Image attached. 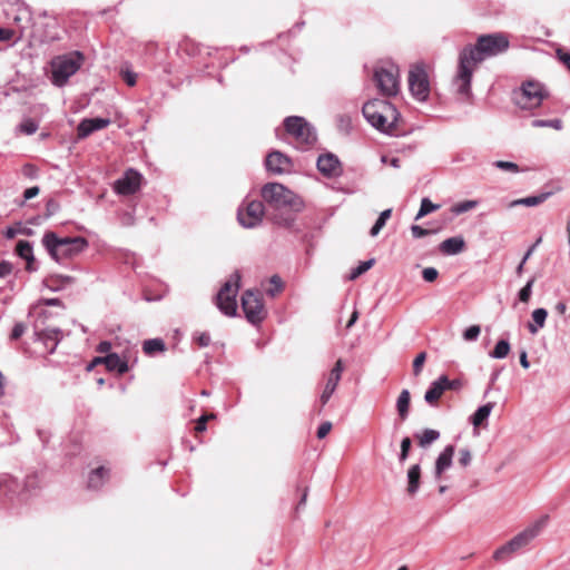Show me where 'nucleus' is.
I'll use <instances>...</instances> for the list:
<instances>
[{"label": "nucleus", "mask_w": 570, "mask_h": 570, "mask_svg": "<svg viewBox=\"0 0 570 570\" xmlns=\"http://www.w3.org/2000/svg\"><path fill=\"white\" fill-rule=\"evenodd\" d=\"M508 48L509 39L501 32L480 36L475 46L464 48L460 52L458 71L453 79L456 92L469 97L474 67L489 57L503 53Z\"/></svg>", "instance_id": "obj_1"}, {"label": "nucleus", "mask_w": 570, "mask_h": 570, "mask_svg": "<svg viewBox=\"0 0 570 570\" xmlns=\"http://www.w3.org/2000/svg\"><path fill=\"white\" fill-rule=\"evenodd\" d=\"M264 202L279 214H274L272 219L275 224L283 227H291L295 220L293 210L298 212L303 203L301 198L284 185L278 183H268L262 188Z\"/></svg>", "instance_id": "obj_2"}, {"label": "nucleus", "mask_w": 570, "mask_h": 570, "mask_svg": "<svg viewBox=\"0 0 570 570\" xmlns=\"http://www.w3.org/2000/svg\"><path fill=\"white\" fill-rule=\"evenodd\" d=\"M363 116L377 130L387 135H396V122L400 112L386 100L373 99L363 105Z\"/></svg>", "instance_id": "obj_3"}, {"label": "nucleus", "mask_w": 570, "mask_h": 570, "mask_svg": "<svg viewBox=\"0 0 570 570\" xmlns=\"http://www.w3.org/2000/svg\"><path fill=\"white\" fill-rule=\"evenodd\" d=\"M41 242L50 257L58 263L77 256L88 247V240L81 236L59 237L53 232L45 233Z\"/></svg>", "instance_id": "obj_4"}, {"label": "nucleus", "mask_w": 570, "mask_h": 570, "mask_svg": "<svg viewBox=\"0 0 570 570\" xmlns=\"http://www.w3.org/2000/svg\"><path fill=\"white\" fill-rule=\"evenodd\" d=\"M548 517H542L523 531L514 535L505 544L498 548L493 553V559L499 562L510 560L515 553L527 548L542 531Z\"/></svg>", "instance_id": "obj_5"}, {"label": "nucleus", "mask_w": 570, "mask_h": 570, "mask_svg": "<svg viewBox=\"0 0 570 570\" xmlns=\"http://www.w3.org/2000/svg\"><path fill=\"white\" fill-rule=\"evenodd\" d=\"M83 56L80 51H72L57 56L51 60V81L57 87H63L69 78L81 67Z\"/></svg>", "instance_id": "obj_6"}, {"label": "nucleus", "mask_w": 570, "mask_h": 570, "mask_svg": "<svg viewBox=\"0 0 570 570\" xmlns=\"http://www.w3.org/2000/svg\"><path fill=\"white\" fill-rule=\"evenodd\" d=\"M284 127L287 134L294 137L297 147L301 149L311 148L317 140L314 127L303 117L289 116L285 118Z\"/></svg>", "instance_id": "obj_7"}, {"label": "nucleus", "mask_w": 570, "mask_h": 570, "mask_svg": "<svg viewBox=\"0 0 570 570\" xmlns=\"http://www.w3.org/2000/svg\"><path fill=\"white\" fill-rule=\"evenodd\" d=\"M240 274L234 272L216 295V305L226 316H235L237 311L236 296L239 289Z\"/></svg>", "instance_id": "obj_8"}, {"label": "nucleus", "mask_w": 570, "mask_h": 570, "mask_svg": "<svg viewBox=\"0 0 570 570\" xmlns=\"http://www.w3.org/2000/svg\"><path fill=\"white\" fill-rule=\"evenodd\" d=\"M374 81L384 96H395L400 90V70L393 62L377 66L374 71Z\"/></svg>", "instance_id": "obj_9"}, {"label": "nucleus", "mask_w": 570, "mask_h": 570, "mask_svg": "<svg viewBox=\"0 0 570 570\" xmlns=\"http://www.w3.org/2000/svg\"><path fill=\"white\" fill-rule=\"evenodd\" d=\"M547 92L543 86L537 81H527L514 92L513 100L521 109L531 110L539 107Z\"/></svg>", "instance_id": "obj_10"}, {"label": "nucleus", "mask_w": 570, "mask_h": 570, "mask_svg": "<svg viewBox=\"0 0 570 570\" xmlns=\"http://www.w3.org/2000/svg\"><path fill=\"white\" fill-rule=\"evenodd\" d=\"M242 308L247 321L252 324H258L266 317V311L261 293L258 292L250 289L244 292L242 296Z\"/></svg>", "instance_id": "obj_11"}, {"label": "nucleus", "mask_w": 570, "mask_h": 570, "mask_svg": "<svg viewBox=\"0 0 570 570\" xmlns=\"http://www.w3.org/2000/svg\"><path fill=\"white\" fill-rule=\"evenodd\" d=\"M409 88L412 96L419 101H425L430 95L428 73L422 65H415L409 72Z\"/></svg>", "instance_id": "obj_12"}, {"label": "nucleus", "mask_w": 570, "mask_h": 570, "mask_svg": "<svg viewBox=\"0 0 570 570\" xmlns=\"http://www.w3.org/2000/svg\"><path fill=\"white\" fill-rule=\"evenodd\" d=\"M264 216V205L259 200H252L245 207H240L237 213L239 224L245 228L258 226Z\"/></svg>", "instance_id": "obj_13"}, {"label": "nucleus", "mask_w": 570, "mask_h": 570, "mask_svg": "<svg viewBox=\"0 0 570 570\" xmlns=\"http://www.w3.org/2000/svg\"><path fill=\"white\" fill-rule=\"evenodd\" d=\"M141 178L142 176L138 171L128 169L121 178L115 181L114 189L119 195H132L139 190Z\"/></svg>", "instance_id": "obj_14"}, {"label": "nucleus", "mask_w": 570, "mask_h": 570, "mask_svg": "<svg viewBox=\"0 0 570 570\" xmlns=\"http://www.w3.org/2000/svg\"><path fill=\"white\" fill-rule=\"evenodd\" d=\"M318 171L327 177H338L342 173V165L338 157L332 153H325L318 156L316 161Z\"/></svg>", "instance_id": "obj_15"}, {"label": "nucleus", "mask_w": 570, "mask_h": 570, "mask_svg": "<svg viewBox=\"0 0 570 570\" xmlns=\"http://www.w3.org/2000/svg\"><path fill=\"white\" fill-rule=\"evenodd\" d=\"M265 165L268 171L276 175L289 173L293 166L289 157L277 150L267 155Z\"/></svg>", "instance_id": "obj_16"}, {"label": "nucleus", "mask_w": 570, "mask_h": 570, "mask_svg": "<svg viewBox=\"0 0 570 570\" xmlns=\"http://www.w3.org/2000/svg\"><path fill=\"white\" fill-rule=\"evenodd\" d=\"M344 365L342 360H337L335 365L330 372L323 393L321 394L320 401L322 405H325L333 393L335 392L338 382L341 381Z\"/></svg>", "instance_id": "obj_17"}, {"label": "nucleus", "mask_w": 570, "mask_h": 570, "mask_svg": "<svg viewBox=\"0 0 570 570\" xmlns=\"http://www.w3.org/2000/svg\"><path fill=\"white\" fill-rule=\"evenodd\" d=\"M110 119L108 118H86L82 119L77 127V135L79 138H86L92 132L104 129L109 126Z\"/></svg>", "instance_id": "obj_18"}, {"label": "nucleus", "mask_w": 570, "mask_h": 570, "mask_svg": "<svg viewBox=\"0 0 570 570\" xmlns=\"http://www.w3.org/2000/svg\"><path fill=\"white\" fill-rule=\"evenodd\" d=\"M96 362H104L108 371H116L118 374H124L128 371L127 361L120 358L117 353H109L106 356L96 357Z\"/></svg>", "instance_id": "obj_19"}, {"label": "nucleus", "mask_w": 570, "mask_h": 570, "mask_svg": "<svg viewBox=\"0 0 570 570\" xmlns=\"http://www.w3.org/2000/svg\"><path fill=\"white\" fill-rule=\"evenodd\" d=\"M454 455V445L450 444L439 454L435 461V476L439 479L441 474L452 465Z\"/></svg>", "instance_id": "obj_20"}, {"label": "nucleus", "mask_w": 570, "mask_h": 570, "mask_svg": "<svg viewBox=\"0 0 570 570\" xmlns=\"http://www.w3.org/2000/svg\"><path fill=\"white\" fill-rule=\"evenodd\" d=\"M552 195L551 191L541 193L539 195H532L524 198L514 199L509 203L508 207L512 208L515 206H528V207H534L539 206L542 203H544L550 196Z\"/></svg>", "instance_id": "obj_21"}, {"label": "nucleus", "mask_w": 570, "mask_h": 570, "mask_svg": "<svg viewBox=\"0 0 570 570\" xmlns=\"http://www.w3.org/2000/svg\"><path fill=\"white\" fill-rule=\"evenodd\" d=\"M444 383L441 382V376L438 380L433 381L430 387L426 390L424 394V400L430 405H435L436 402L441 399L443 393L445 392Z\"/></svg>", "instance_id": "obj_22"}, {"label": "nucleus", "mask_w": 570, "mask_h": 570, "mask_svg": "<svg viewBox=\"0 0 570 570\" xmlns=\"http://www.w3.org/2000/svg\"><path fill=\"white\" fill-rule=\"evenodd\" d=\"M464 245L462 237H450L441 243L440 250L446 255H456L463 250Z\"/></svg>", "instance_id": "obj_23"}, {"label": "nucleus", "mask_w": 570, "mask_h": 570, "mask_svg": "<svg viewBox=\"0 0 570 570\" xmlns=\"http://www.w3.org/2000/svg\"><path fill=\"white\" fill-rule=\"evenodd\" d=\"M421 468L419 464L412 465L407 471V493L414 495L420 488Z\"/></svg>", "instance_id": "obj_24"}, {"label": "nucleus", "mask_w": 570, "mask_h": 570, "mask_svg": "<svg viewBox=\"0 0 570 570\" xmlns=\"http://www.w3.org/2000/svg\"><path fill=\"white\" fill-rule=\"evenodd\" d=\"M494 407V403L489 402L482 406H480L471 416V423L474 428L482 425L490 416L492 410Z\"/></svg>", "instance_id": "obj_25"}, {"label": "nucleus", "mask_w": 570, "mask_h": 570, "mask_svg": "<svg viewBox=\"0 0 570 570\" xmlns=\"http://www.w3.org/2000/svg\"><path fill=\"white\" fill-rule=\"evenodd\" d=\"M547 316H548L547 309H544L542 307L534 309L532 312V320H533L534 324L533 323L528 324L529 332L531 334H535L539 331V328H542L546 324Z\"/></svg>", "instance_id": "obj_26"}, {"label": "nucleus", "mask_w": 570, "mask_h": 570, "mask_svg": "<svg viewBox=\"0 0 570 570\" xmlns=\"http://www.w3.org/2000/svg\"><path fill=\"white\" fill-rule=\"evenodd\" d=\"M166 344L161 338H150L142 343V351L148 356H154L156 353L164 352Z\"/></svg>", "instance_id": "obj_27"}, {"label": "nucleus", "mask_w": 570, "mask_h": 570, "mask_svg": "<svg viewBox=\"0 0 570 570\" xmlns=\"http://www.w3.org/2000/svg\"><path fill=\"white\" fill-rule=\"evenodd\" d=\"M411 395L409 390H402L396 401V410L402 420L409 415Z\"/></svg>", "instance_id": "obj_28"}, {"label": "nucleus", "mask_w": 570, "mask_h": 570, "mask_svg": "<svg viewBox=\"0 0 570 570\" xmlns=\"http://www.w3.org/2000/svg\"><path fill=\"white\" fill-rule=\"evenodd\" d=\"M107 475L108 471L104 466L97 468L89 475L88 487L90 489H99L104 484Z\"/></svg>", "instance_id": "obj_29"}, {"label": "nucleus", "mask_w": 570, "mask_h": 570, "mask_svg": "<svg viewBox=\"0 0 570 570\" xmlns=\"http://www.w3.org/2000/svg\"><path fill=\"white\" fill-rule=\"evenodd\" d=\"M510 350V343L507 340H500L489 355L492 358L501 360L508 356Z\"/></svg>", "instance_id": "obj_30"}, {"label": "nucleus", "mask_w": 570, "mask_h": 570, "mask_svg": "<svg viewBox=\"0 0 570 570\" xmlns=\"http://www.w3.org/2000/svg\"><path fill=\"white\" fill-rule=\"evenodd\" d=\"M419 445L422 448L429 446L440 438V432L433 429H425L421 434H417Z\"/></svg>", "instance_id": "obj_31"}, {"label": "nucleus", "mask_w": 570, "mask_h": 570, "mask_svg": "<svg viewBox=\"0 0 570 570\" xmlns=\"http://www.w3.org/2000/svg\"><path fill=\"white\" fill-rule=\"evenodd\" d=\"M374 258H371L368 261H364V262H361L355 268H353L350 273V276L348 278L351 281H354L356 279L357 277H360L362 274H364L365 272H367L373 265H374Z\"/></svg>", "instance_id": "obj_32"}, {"label": "nucleus", "mask_w": 570, "mask_h": 570, "mask_svg": "<svg viewBox=\"0 0 570 570\" xmlns=\"http://www.w3.org/2000/svg\"><path fill=\"white\" fill-rule=\"evenodd\" d=\"M440 206L436 204H433L429 198H423L421 200L420 209L415 216V220L421 219L422 217L426 216L428 214L436 210Z\"/></svg>", "instance_id": "obj_33"}, {"label": "nucleus", "mask_w": 570, "mask_h": 570, "mask_svg": "<svg viewBox=\"0 0 570 570\" xmlns=\"http://www.w3.org/2000/svg\"><path fill=\"white\" fill-rule=\"evenodd\" d=\"M532 127H551L556 130L562 129V120L559 118L556 119H549V120H542V119H534L532 121Z\"/></svg>", "instance_id": "obj_34"}, {"label": "nucleus", "mask_w": 570, "mask_h": 570, "mask_svg": "<svg viewBox=\"0 0 570 570\" xmlns=\"http://www.w3.org/2000/svg\"><path fill=\"white\" fill-rule=\"evenodd\" d=\"M495 168L500 169V170H503V171H509V173H512V174H518L520 173V167L518 164L513 163V161H507V160H495L493 161L492 164Z\"/></svg>", "instance_id": "obj_35"}, {"label": "nucleus", "mask_w": 570, "mask_h": 570, "mask_svg": "<svg viewBox=\"0 0 570 570\" xmlns=\"http://www.w3.org/2000/svg\"><path fill=\"white\" fill-rule=\"evenodd\" d=\"M478 200H464L461 203H458L453 208L452 212L456 215L466 213L478 206Z\"/></svg>", "instance_id": "obj_36"}, {"label": "nucleus", "mask_w": 570, "mask_h": 570, "mask_svg": "<svg viewBox=\"0 0 570 570\" xmlns=\"http://www.w3.org/2000/svg\"><path fill=\"white\" fill-rule=\"evenodd\" d=\"M16 253L21 258H26L33 253L32 244L28 240H19L16 246Z\"/></svg>", "instance_id": "obj_37"}, {"label": "nucleus", "mask_w": 570, "mask_h": 570, "mask_svg": "<svg viewBox=\"0 0 570 570\" xmlns=\"http://www.w3.org/2000/svg\"><path fill=\"white\" fill-rule=\"evenodd\" d=\"M45 337H46V340L53 342L52 347L50 350V352L52 353L61 338V330L60 328H47L45 332Z\"/></svg>", "instance_id": "obj_38"}, {"label": "nucleus", "mask_w": 570, "mask_h": 570, "mask_svg": "<svg viewBox=\"0 0 570 570\" xmlns=\"http://www.w3.org/2000/svg\"><path fill=\"white\" fill-rule=\"evenodd\" d=\"M425 360H426V353L425 352H421V353H419L415 356V358L413 361V374H414V376H419L421 374Z\"/></svg>", "instance_id": "obj_39"}, {"label": "nucleus", "mask_w": 570, "mask_h": 570, "mask_svg": "<svg viewBox=\"0 0 570 570\" xmlns=\"http://www.w3.org/2000/svg\"><path fill=\"white\" fill-rule=\"evenodd\" d=\"M534 283V278L528 281V283L520 289L519 299L523 303H527L530 299L532 293V286Z\"/></svg>", "instance_id": "obj_40"}, {"label": "nucleus", "mask_w": 570, "mask_h": 570, "mask_svg": "<svg viewBox=\"0 0 570 570\" xmlns=\"http://www.w3.org/2000/svg\"><path fill=\"white\" fill-rule=\"evenodd\" d=\"M481 328L479 325H472L463 332V338L465 341H475L480 335Z\"/></svg>", "instance_id": "obj_41"}, {"label": "nucleus", "mask_w": 570, "mask_h": 570, "mask_svg": "<svg viewBox=\"0 0 570 570\" xmlns=\"http://www.w3.org/2000/svg\"><path fill=\"white\" fill-rule=\"evenodd\" d=\"M411 439L410 438H404L401 442V452H400V455H399V460L401 463H403L407 456H409V452H410V449H411Z\"/></svg>", "instance_id": "obj_42"}, {"label": "nucleus", "mask_w": 570, "mask_h": 570, "mask_svg": "<svg viewBox=\"0 0 570 570\" xmlns=\"http://www.w3.org/2000/svg\"><path fill=\"white\" fill-rule=\"evenodd\" d=\"M20 130L26 135H32L38 130V124L32 119H27L20 125Z\"/></svg>", "instance_id": "obj_43"}, {"label": "nucleus", "mask_w": 570, "mask_h": 570, "mask_svg": "<svg viewBox=\"0 0 570 570\" xmlns=\"http://www.w3.org/2000/svg\"><path fill=\"white\" fill-rule=\"evenodd\" d=\"M441 382L444 383L446 391H459L462 387V382L460 380H450L446 375H441Z\"/></svg>", "instance_id": "obj_44"}, {"label": "nucleus", "mask_w": 570, "mask_h": 570, "mask_svg": "<svg viewBox=\"0 0 570 570\" xmlns=\"http://www.w3.org/2000/svg\"><path fill=\"white\" fill-rule=\"evenodd\" d=\"M26 330H27V326L24 323H22V322L16 323L11 331L10 338L14 340V341L19 340L24 334Z\"/></svg>", "instance_id": "obj_45"}, {"label": "nucleus", "mask_w": 570, "mask_h": 570, "mask_svg": "<svg viewBox=\"0 0 570 570\" xmlns=\"http://www.w3.org/2000/svg\"><path fill=\"white\" fill-rule=\"evenodd\" d=\"M439 276V272L434 267H426L422 271V277L425 282H434Z\"/></svg>", "instance_id": "obj_46"}, {"label": "nucleus", "mask_w": 570, "mask_h": 570, "mask_svg": "<svg viewBox=\"0 0 570 570\" xmlns=\"http://www.w3.org/2000/svg\"><path fill=\"white\" fill-rule=\"evenodd\" d=\"M472 461V454L469 449H461L459 452V463L462 466H468Z\"/></svg>", "instance_id": "obj_47"}, {"label": "nucleus", "mask_w": 570, "mask_h": 570, "mask_svg": "<svg viewBox=\"0 0 570 570\" xmlns=\"http://www.w3.org/2000/svg\"><path fill=\"white\" fill-rule=\"evenodd\" d=\"M121 76H122L124 81L128 86L132 87V86L136 85V82H137V75L135 72H132L130 70H124V71H121Z\"/></svg>", "instance_id": "obj_48"}, {"label": "nucleus", "mask_w": 570, "mask_h": 570, "mask_svg": "<svg viewBox=\"0 0 570 570\" xmlns=\"http://www.w3.org/2000/svg\"><path fill=\"white\" fill-rule=\"evenodd\" d=\"M411 232H412V235L414 238H422L424 236H428L430 235L432 232L429 230V229H425L419 225H412L411 226Z\"/></svg>", "instance_id": "obj_49"}, {"label": "nucleus", "mask_w": 570, "mask_h": 570, "mask_svg": "<svg viewBox=\"0 0 570 570\" xmlns=\"http://www.w3.org/2000/svg\"><path fill=\"white\" fill-rule=\"evenodd\" d=\"M194 340L200 347H206L210 344V335L208 333H199L195 335Z\"/></svg>", "instance_id": "obj_50"}, {"label": "nucleus", "mask_w": 570, "mask_h": 570, "mask_svg": "<svg viewBox=\"0 0 570 570\" xmlns=\"http://www.w3.org/2000/svg\"><path fill=\"white\" fill-rule=\"evenodd\" d=\"M214 417V414H210V415H202L198 420H197V423H196V426H195V430L196 432L200 433V432H204L206 430V423L209 419H213Z\"/></svg>", "instance_id": "obj_51"}, {"label": "nucleus", "mask_w": 570, "mask_h": 570, "mask_svg": "<svg viewBox=\"0 0 570 570\" xmlns=\"http://www.w3.org/2000/svg\"><path fill=\"white\" fill-rule=\"evenodd\" d=\"M14 31L10 28L0 27V42H7L12 39Z\"/></svg>", "instance_id": "obj_52"}, {"label": "nucleus", "mask_w": 570, "mask_h": 570, "mask_svg": "<svg viewBox=\"0 0 570 570\" xmlns=\"http://www.w3.org/2000/svg\"><path fill=\"white\" fill-rule=\"evenodd\" d=\"M331 429H332L331 422L322 423L317 429V438L324 439L330 433Z\"/></svg>", "instance_id": "obj_53"}, {"label": "nucleus", "mask_w": 570, "mask_h": 570, "mask_svg": "<svg viewBox=\"0 0 570 570\" xmlns=\"http://www.w3.org/2000/svg\"><path fill=\"white\" fill-rule=\"evenodd\" d=\"M271 283L275 286L274 289H269L268 293L274 296L275 293L279 292L282 286H283V283H282V279L278 275H273L271 277Z\"/></svg>", "instance_id": "obj_54"}, {"label": "nucleus", "mask_w": 570, "mask_h": 570, "mask_svg": "<svg viewBox=\"0 0 570 570\" xmlns=\"http://www.w3.org/2000/svg\"><path fill=\"white\" fill-rule=\"evenodd\" d=\"M26 261V269L28 272H36L38 269V265L36 263V258L33 256V253L29 256H27L26 258H23Z\"/></svg>", "instance_id": "obj_55"}, {"label": "nucleus", "mask_w": 570, "mask_h": 570, "mask_svg": "<svg viewBox=\"0 0 570 570\" xmlns=\"http://www.w3.org/2000/svg\"><path fill=\"white\" fill-rule=\"evenodd\" d=\"M385 224H386V222L382 220L381 218H377L375 224L373 225V227L370 230V235L372 237L377 236L379 233L381 232V229L385 226Z\"/></svg>", "instance_id": "obj_56"}, {"label": "nucleus", "mask_w": 570, "mask_h": 570, "mask_svg": "<svg viewBox=\"0 0 570 570\" xmlns=\"http://www.w3.org/2000/svg\"><path fill=\"white\" fill-rule=\"evenodd\" d=\"M12 272V265L9 262H0V278L8 276Z\"/></svg>", "instance_id": "obj_57"}, {"label": "nucleus", "mask_w": 570, "mask_h": 570, "mask_svg": "<svg viewBox=\"0 0 570 570\" xmlns=\"http://www.w3.org/2000/svg\"><path fill=\"white\" fill-rule=\"evenodd\" d=\"M557 56L560 59V61H562L567 66V68L570 70V52H566L561 49H558Z\"/></svg>", "instance_id": "obj_58"}, {"label": "nucleus", "mask_w": 570, "mask_h": 570, "mask_svg": "<svg viewBox=\"0 0 570 570\" xmlns=\"http://www.w3.org/2000/svg\"><path fill=\"white\" fill-rule=\"evenodd\" d=\"M39 191H40L39 187H37V186L27 188L23 193V197L26 200H29V199L36 197L39 194Z\"/></svg>", "instance_id": "obj_59"}, {"label": "nucleus", "mask_w": 570, "mask_h": 570, "mask_svg": "<svg viewBox=\"0 0 570 570\" xmlns=\"http://www.w3.org/2000/svg\"><path fill=\"white\" fill-rule=\"evenodd\" d=\"M111 348V343L108 341H102L98 344L97 351L99 353H108Z\"/></svg>", "instance_id": "obj_60"}, {"label": "nucleus", "mask_w": 570, "mask_h": 570, "mask_svg": "<svg viewBox=\"0 0 570 570\" xmlns=\"http://www.w3.org/2000/svg\"><path fill=\"white\" fill-rule=\"evenodd\" d=\"M520 364L523 368H529L530 367V363L528 361V354H527V351H522L520 353Z\"/></svg>", "instance_id": "obj_61"}, {"label": "nucleus", "mask_w": 570, "mask_h": 570, "mask_svg": "<svg viewBox=\"0 0 570 570\" xmlns=\"http://www.w3.org/2000/svg\"><path fill=\"white\" fill-rule=\"evenodd\" d=\"M43 305L59 306V305H61V301L59 298H46V299H43Z\"/></svg>", "instance_id": "obj_62"}, {"label": "nucleus", "mask_w": 570, "mask_h": 570, "mask_svg": "<svg viewBox=\"0 0 570 570\" xmlns=\"http://www.w3.org/2000/svg\"><path fill=\"white\" fill-rule=\"evenodd\" d=\"M357 318H358V313H357L356 311H354V312L352 313V315H351V317H350V320H348L347 324H346V327H347V328H351V327L355 324V322L357 321Z\"/></svg>", "instance_id": "obj_63"}, {"label": "nucleus", "mask_w": 570, "mask_h": 570, "mask_svg": "<svg viewBox=\"0 0 570 570\" xmlns=\"http://www.w3.org/2000/svg\"><path fill=\"white\" fill-rule=\"evenodd\" d=\"M391 215H392V209H391V208H387V209L383 210V212L380 214L379 218H381V219H382V220H384V222H387V219L391 217Z\"/></svg>", "instance_id": "obj_64"}]
</instances>
